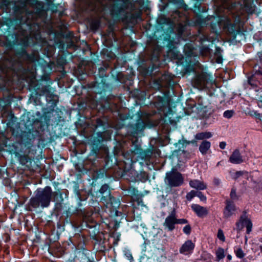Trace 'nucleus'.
Wrapping results in <instances>:
<instances>
[{"mask_svg": "<svg viewBox=\"0 0 262 262\" xmlns=\"http://www.w3.org/2000/svg\"><path fill=\"white\" fill-rule=\"evenodd\" d=\"M55 192L52 191L50 187L47 186L43 189L37 190L35 196L32 198L30 204L34 208L39 206L44 208L49 206L52 198Z\"/></svg>", "mask_w": 262, "mask_h": 262, "instance_id": "1", "label": "nucleus"}, {"mask_svg": "<svg viewBox=\"0 0 262 262\" xmlns=\"http://www.w3.org/2000/svg\"><path fill=\"white\" fill-rule=\"evenodd\" d=\"M183 181L181 174L176 171L173 170L166 174L165 182L170 187L179 186L183 183Z\"/></svg>", "mask_w": 262, "mask_h": 262, "instance_id": "2", "label": "nucleus"}, {"mask_svg": "<svg viewBox=\"0 0 262 262\" xmlns=\"http://www.w3.org/2000/svg\"><path fill=\"white\" fill-rule=\"evenodd\" d=\"M209 75L202 73L196 76L192 81V85L194 87L199 89L205 88L210 79Z\"/></svg>", "mask_w": 262, "mask_h": 262, "instance_id": "3", "label": "nucleus"}, {"mask_svg": "<svg viewBox=\"0 0 262 262\" xmlns=\"http://www.w3.org/2000/svg\"><path fill=\"white\" fill-rule=\"evenodd\" d=\"M177 224V218L176 217V213L173 210L171 213L166 217L164 226L169 231L173 230L175 228V225Z\"/></svg>", "mask_w": 262, "mask_h": 262, "instance_id": "4", "label": "nucleus"}, {"mask_svg": "<svg viewBox=\"0 0 262 262\" xmlns=\"http://www.w3.org/2000/svg\"><path fill=\"white\" fill-rule=\"evenodd\" d=\"M195 244L191 240L186 241L180 249V252L187 255L191 253L194 249Z\"/></svg>", "mask_w": 262, "mask_h": 262, "instance_id": "5", "label": "nucleus"}, {"mask_svg": "<svg viewBox=\"0 0 262 262\" xmlns=\"http://www.w3.org/2000/svg\"><path fill=\"white\" fill-rule=\"evenodd\" d=\"M229 161L233 164H240L245 161L238 149H235L231 155Z\"/></svg>", "mask_w": 262, "mask_h": 262, "instance_id": "6", "label": "nucleus"}, {"mask_svg": "<svg viewBox=\"0 0 262 262\" xmlns=\"http://www.w3.org/2000/svg\"><path fill=\"white\" fill-rule=\"evenodd\" d=\"M189 185L193 188L199 190H205L207 188V185L203 181L199 180H191L189 181Z\"/></svg>", "mask_w": 262, "mask_h": 262, "instance_id": "7", "label": "nucleus"}, {"mask_svg": "<svg viewBox=\"0 0 262 262\" xmlns=\"http://www.w3.org/2000/svg\"><path fill=\"white\" fill-rule=\"evenodd\" d=\"M235 210V208L234 204L229 201H226V206L224 211V216L226 217H229L231 216Z\"/></svg>", "mask_w": 262, "mask_h": 262, "instance_id": "8", "label": "nucleus"}, {"mask_svg": "<svg viewBox=\"0 0 262 262\" xmlns=\"http://www.w3.org/2000/svg\"><path fill=\"white\" fill-rule=\"evenodd\" d=\"M191 208L199 217H203L208 214L207 209L199 205L193 204Z\"/></svg>", "mask_w": 262, "mask_h": 262, "instance_id": "9", "label": "nucleus"}, {"mask_svg": "<svg viewBox=\"0 0 262 262\" xmlns=\"http://www.w3.org/2000/svg\"><path fill=\"white\" fill-rule=\"evenodd\" d=\"M101 194L105 193L106 195H103L101 198V200L107 201L111 199V193L108 190V186L107 185H103L99 190Z\"/></svg>", "mask_w": 262, "mask_h": 262, "instance_id": "10", "label": "nucleus"}, {"mask_svg": "<svg viewBox=\"0 0 262 262\" xmlns=\"http://www.w3.org/2000/svg\"><path fill=\"white\" fill-rule=\"evenodd\" d=\"M240 219L244 224V227L245 226L246 227L247 233L249 234L251 231L252 228L251 221L245 215H242Z\"/></svg>", "mask_w": 262, "mask_h": 262, "instance_id": "11", "label": "nucleus"}, {"mask_svg": "<svg viewBox=\"0 0 262 262\" xmlns=\"http://www.w3.org/2000/svg\"><path fill=\"white\" fill-rule=\"evenodd\" d=\"M210 147V143L207 141H204L200 145L199 150L202 154L205 155L207 153Z\"/></svg>", "mask_w": 262, "mask_h": 262, "instance_id": "12", "label": "nucleus"}, {"mask_svg": "<svg viewBox=\"0 0 262 262\" xmlns=\"http://www.w3.org/2000/svg\"><path fill=\"white\" fill-rule=\"evenodd\" d=\"M212 136V134L210 132L200 133L197 134L195 138L197 140H203L204 139H208Z\"/></svg>", "mask_w": 262, "mask_h": 262, "instance_id": "13", "label": "nucleus"}, {"mask_svg": "<svg viewBox=\"0 0 262 262\" xmlns=\"http://www.w3.org/2000/svg\"><path fill=\"white\" fill-rule=\"evenodd\" d=\"M216 255L217 260L219 261L220 260L223 259L225 257L224 250L222 248H219L216 251Z\"/></svg>", "mask_w": 262, "mask_h": 262, "instance_id": "14", "label": "nucleus"}, {"mask_svg": "<svg viewBox=\"0 0 262 262\" xmlns=\"http://www.w3.org/2000/svg\"><path fill=\"white\" fill-rule=\"evenodd\" d=\"M196 195V191L191 190L190 192L188 193L186 195V198L188 200L190 201L194 196Z\"/></svg>", "mask_w": 262, "mask_h": 262, "instance_id": "15", "label": "nucleus"}, {"mask_svg": "<svg viewBox=\"0 0 262 262\" xmlns=\"http://www.w3.org/2000/svg\"><path fill=\"white\" fill-rule=\"evenodd\" d=\"M234 114V111L232 110H228L224 113V117L227 118H231Z\"/></svg>", "mask_w": 262, "mask_h": 262, "instance_id": "16", "label": "nucleus"}, {"mask_svg": "<svg viewBox=\"0 0 262 262\" xmlns=\"http://www.w3.org/2000/svg\"><path fill=\"white\" fill-rule=\"evenodd\" d=\"M217 237L222 241L224 242L225 237L224 235L223 231L221 229H219L217 232Z\"/></svg>", "mask_w": 262, "mask_h": 262, "instance_id": "17", "label": "nucleus"}, {"mask_svg": "<svg viewBox=\"0 0 262 262\" xmlns=\"http://www.w3.org/2000/svg\"><path fill=\"white\" fill-rule=\"evenodd\" d=\"M236 255L238 258H242L244 257L245 254L241 249H238L236 251Z\"/></svg>", "mask_w": 262, "mask_h": 262, "instance_id": "18", "label": "nucleus"}, {"mask_svg": "<svg viewBox=\"0 0 262 262\" xmlns=\"http://www.w3.org/2000/svg\"><path fill=\"white\" fill-rule=\"evenodd\" d=\"M236 229L238 231L242 230L243 229V228H244V224L242 223V222L241 220V219L239 220L238 222H237L236 223Z\"/></svg>", "mask_w": 262, "mask_h": 262, "instance_id": "19", "label": "nucleus"}, {"mask_svg": "<svg viewBox=\"0 0 262 262\" xmlns=\"http://www.w3.org/2000/svg\"><path fill=\"white\" fill-rule=\"evenodd\" d=\"M200 200L202 201H205L206 200V197L200 191H196V195Z\"/></svg>", "mask_w": 262, "mask_h": 262, "instance_id": "20", "label": "nucleus"}, {"mask_svg": "<svg viewBox=\"0 0 262 262\" xmlns=\"http://www.w3.org/2000/svg\"><path fill=\"white\" fill-rule=\"evenodd\" d=\"M191 230V228L189 225H186L183 228V231L186 234H189L190 233Z\"/></svg>", "mask_w": 262, "mask_h": 262, "instance_id": "21", "label": "nucleus"}, {"mask_svg": "<svg viewBox=\"0 0 262 262\" xmlns=\"http://www.w3.org/2000/svg\"><path fill=\"white\" fill-rule=\"evenodd\" d=\"M230 196L232 199H235L236 198V192H235V190L234 189H232L231 190V191L230 193Z\"/></svg>", "mask_w": 262, "mask_h": 262, "instance_id": "22", "label": "nucleus"}, {"mask_svg": "<svg viewBox=\"0 0 262 262\" xmlns=\"http://www.w3.org/2000/svg\"><path fill=\"white\" fill-rule=\"evenodd\" d=\"M187 223V221L186 219H177V224H186Z\"/></svg>", "mask_w": 262, "mask_h": 262, "instance_id": "23", "label": "nucleus"}, {"mask_svg": "<svg viewBox=\"0 0 262 262\" xmlns=\"http://www.w3.org/2000/svg\"><path fill=\"white\" fill-rule=\"evenodd\" d=\"M226 143L224 142H222L220 143V147L221 148V149H224L225 148V146H226Z\"/></svg>", "mask_w": 262, "mask_h": 262, "instance_id": "24", "label": "nucleus"}, {"mask_svg": "<svg viewBox=\"0 0 262 262\" xmlns=\"http://www.w3.org/2000/svg\"><path fill=\"white\" fill-rule=\"evenodd\" d=\"M243 174L242 171H237L235 173V177H234V179H236L239 176H242Z\"/></svg>", "mask_w": 262, "mask_h": 262, "instance_id": "25", "label": "nucleus"}, {"mask_svg": "<svg viewBox=\"0 0 262 262\" xmlns=\"http://www.w3.org/2000/svg\"><path fill=\"white\" fill-rule=\"evenodd\" d=\"M227 258H228V259L230 260V259H231V255H228L227 256Z\"/></svg>", "mask_w": 262, "mask_h": 262, "instance_id": "26", "label": "nucleus"}, {"mask_svg": "<svg viewBox=\"0 0 262 262\" xmlns=\"http://www.w3.org/2000/svg\"><path fill=\"white\" fill-rule=\"evenodd\" d=\"M259 248H260V251L262 252V246H260Z\"/></svg>", "mask_w": 262, "mask_h": 262, "instance_id": "27", "label": "nucleus"}]
</instances>
